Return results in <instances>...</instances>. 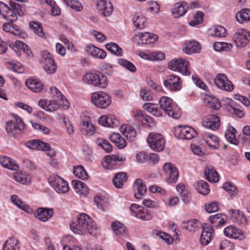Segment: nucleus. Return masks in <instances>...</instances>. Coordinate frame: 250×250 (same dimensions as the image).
<instances>
[{
  "mask_svg": "<svg viewBox=\"0 0 250 250\" xmlns=\"http://www.w3.org/2000/svg\"><path fill=\"white\" fill-rule=\"evenodd\" d=\"M77 222L78 225L73 222L70 225V229L74 233L79 235H83V231L91 235L96 233V224L88 215L84 213L80 214L77 217Z\"/></svg>",
  "mask_w": 250,
  "mask_h": 250,
  "instance_id": "nucleus-1",
  "label": "nucleus"
},
{
  "mask_svg": "<svg viewBox=\"0 0 250 250\" xmlns=\"http://www.w3.org/2000/svg\"><path fill=\"white\" fill-rule=\"evenodd\" d=\"M159 104L161 108L169 117L175 119L180 117V110L171 98L167 97H162L159 100Z\"/></svg>",
  "mask_w": 250,
  "mask_h": 250,
  "instance_id": "nucleus-2",
  "label": "nucleus"
},
{
  "mask_svg": "<svg viewBox=\"0 0 250 250\" xmlns=\"http://www.w3.org/2000/svg\"><path fill=\"white\" fill-rule=\"evenodd\" d=\"M83 79L85 83L102 88H105L108 84L106 77L102 73H87Z\"/></svg>",
  "mask_w": 250,
  "mask_h": 250,
  "instance_id": "nucleus-3",
  "label": "nucleus"
},
{
  "mask_svg": "<svg viewBox=\"0 0 250 250\" xmlns=\"http://www.w3.org/2000/svg\"><path fill=\"white\" fill-rule=\"evenodd\" d=\"M39 105L44 110L52 112L57 110L60 106L64 109H67L69 106V103L67 100H63L61 102V101L54 99L51 101L41 100L39 102Z\"/></svg>",
  "mask_w": 250,
  "mask_h": 250,
  "instance_id": "nucleus-4",
  "label": "nucleus"
},
{
  "mask_svg": "<svg viewBox=\"0 0 250 250\" xmlns=\"http://www.w3.org/2000/svg\"><path fill=\"white\" fill-rule=\"evenodd\" d=\"M48 182L51 186L59 193H64L69 190L67 182L57 175H51L48 178Z\"/></svg>",
  "mask_w": 250,
  "mask_h": 250,
  "instance_id": "nucleus-5",
  "label": "nucleus"
},
{
  "mask_svg": "<svg viewBox=\"0 0 250 250\" xmlns=\"http://www.w3.org/2000/svg\"><path fill=\"white\" fill-rule=\"evenodd\" d=\"M189 63L182 59H177L170 61L168 64L169 69L177 71L183 75L189 76L190 72L188 70Z\"/></svg>",
  "mask_w": 250,
  "mask_h": 250,
  "instance_id": "nucleus-6",
  "label": "nucleus"
},
{
  "mask_svg": "<svg viewBox=\"0 0 250 250\" xmlns=\"http://www.w3.org/2000/svg\"><path fill=\"white\" fill-rule=\"evenodd\" d=\"M91 100L94 105L101 108H106L111 102L110 97L103 92H97L93 93Z\"/></svg>",
  "mask_w": 250,
  "mask_h": 250,
  "instance_id": "nucleus-7",
  "label": "nucleus"
},
{
  "mask_svg": "<svg viewBox=\"0 0 250 250\" xmlns=\"http://www.w3.org/2000/svg\"><path fill=\"white\" fill-rule=\"evenodd\" d=\"M147 141L150 147L154 150L159 151L164 148L165 141L160 134L149 133Z\"/></svg>",
  "mask_w": 250,
  "mask_h": 250,
  "instance_id": "nucleus-8",
  "label": "nucleus"
},
{
  "mask_svg": "<svg viewBox=\"0 0 250 250\" xmlns=\"http://www.w3.org/2000/svg\"><path fill=\"white\" fill-rule=\"evenodd\" d=\"M233 40L238 47H242L247 44L250 40V32L244 29H240L234 34Z\"/></svg>",
  "mask_w": 250,
  "mask_h": 250,
  "instance_id": "nucleus-9",
  "label": "nucleus"
},
{
  "mask_svg": "<svg viewBox=\"0 0 250 250\" xmlns=\"http://www.w3.org/2000/svg\"><path fill=\"white\" fill-rule=\"evenodd\" d=\"M13 117L15 120L16 123L14 121H10L7 123L6 127L8 133L12 135H15L18 132L23 130L24 128V123L22 122L20 117L15 114H13Z\"/></svg>",
  "mask_w": 250,
  "mask_h": 250,
  "instance_id": "nucleus-10",
  "label": "nucleus"
},
{
  "mask_svg": "<svg viewBox=\"0 0 250 250\" xmlns=\"http://www.w3.org/2000/svg\"><path fill=\"white\" fill-rule=\"evenodd\" d=\"M130 210L133 212V215L137 218L144 221L150 220L152 216L147 209L142 206H139L136 204H132L130 206Z\"/></svg>",
  "mask_w": 250,
  "mask_h": 250,
  "instance_id": "nucleus-11",
  "label": "nucleus"
},
{
  "mask_svg": "<svg viewBox=\"0 0 250 250\" xmlns=\"http://www.w3.org/2000/svg\"><path fill=\"white\" fill-rule=\"evenodd\" d=\"M163 170L168 177L166 181L168 183H176L178 177V171L177 167L170 163H166L163 166Z\"/></svg>",
  "mask_w": 250,
  "mask_h": 250,
  "instance_id": "nucleus-12",
  "label": "nucleus"
},
{
  "mask_svg": "<svg viewBox=\"0 0 250 250\" xmlns=\"http://www.w3.org/2000/svg\"><path fill=\"white\" fill-rule=\"evenodd\" d=\"M43 68L48 74H53L56 70L57 65L52 58V55L46 51L42 53Z\"/></svg>",
  "mask_w": 250,
  "mask_h": 250,
  "instance_id": "nucleus-13",
  "label": "nucleus"
},
{
  "mask_svg": "<svg viewBox=\"0 0 250 250\" xmlns=\"http://www.w3.org/2000/svg\"><path fill=\"white\" fill-rule=\"evenodd\" d=\"M125 157H120L116 155H110L105 156L102 162L103 167L105 169L114 168L118 166L120 162L125 161Z\"/></svg>",
  "mask_w": 250,
  "mask_h": 250,
  "instance_id": "nucleus-14",
  "label": "nucleus"
},
{
  "mask_svg": "<svg viewBox=\"0 0 250 250\" xmlns=\"http://www.w3.org/2000/svg\"><path fill=\"white\" fill-rule=\"evenodd\" d=\"M175 134L180 139L190 140L196 136L197 132L190 126H178L175 129Z\"/></svg>",
  "mask_w": 250,
  "mask_h": 250,
  "instance_id": "nucleus-15",
  "label": "nucleus"
},
{
  "mask_svg": "<svg viewBox=\"0 0 250 250\" xmlns=\"http://www.w3.org/2000/svg\"><path fill=\"white\" fill-rule=\"evenodd\" d=\"M215 85L222 90L231 91L233 89V85L229 81L224 74H219L214 80Z\"/></svg>",
  "mask_w": 250,
  "mask_h": 250,
  "instance_id": "nucleus-16",
  "label": "nucleus"
},
{
  "mask_svg": "<svg viewBox=\"0 0 250 250\" xmlns=\"http://www.w3.org/2000/svg\"><path fill=\"white\" fill-rule=\"evenodd\" d=\"M202 125L206 128L216 130L220 126V119L215 115H209L203 119Z\"/></svg>",
  "mask_w": 250,
  "mask_h": 250,
  "instance_id": "nucleus-17",
  "label": "nucleus"
},
{
  "mask_svg": "<svg viewBox=\"0 0 250 250\" xmlns=\"http://www.w3.org/2000/svg\"><path fill=\"white\" fill-rule=\"evenodd\" d=\"M180 78L175 75H171L167 76L164 80L165 86L169 90L175 91L181 88Z\"/></svg>",
  "mask_w": 250,
  "mask_h": 250,
  "instance_id": "nucleus-18",
  "label": "nucleus"
},
{
  "mask_svg": "<svg viewBox=\"0 0 250 250\" xmlns=\"http://www.w3.org/2000/svg\"><path fill=\"white\" fill-rule=\"evenodd\" d=\"M224 232L226 236L233 239L241 240L245 238V235L243 231L232 226L226 227L224 229Z\"/></svg>",
  "mask_w": 250,
  "mask_h": 250,
  "instance_id": "nucleus-19",
  "label": "nucleus"
},
{
  "mask_svg": "<svg viewBox=\"0 0 250 250\" xmlns=\"http://www.w3.org/2000/svg\"><path fill=\"white\" fill-rule=\"evenodd\" d=\"M53 214V210L52 208H39L35 213V217L43 222L50 219Z\"/></svg>",
  "mask_w": 250,
  "mask_h": 250,
  "instance_id": "nucleus-20",
  "label": "nucleus"
},
{
  "mask_svg": "<svg viewBox=\"0 0 250 250\" xmlns=\"http://www.w3.org/2000/svg\"><path fill=\"white\" fill-rule=\"evenodd\" d=\"M97 6L98 8L102 11L101 14L105 17L110 15L113 11L111 3L109 2L107 3L106 0H98Z\"/></svg>",
  "mask_w": 250,
  "mask_h": 250,
  "instance_id": "nucleus-21",
  "label": "nucleus"
},
{
  "mask_svg": "<svg viewBox=\"0 0 250 250\" xmlns=\"http://www.w3.org/2000/svg\"><path fill=\"white\" fill-rule=\"evenodd\" d=\"M202 233L200 238V242L202 245H208L212 239V228L207 227V224L202 225Z\"/></svg>",
  "mask_w": 250,
  "mask_h": 250,
  "instance_id": "nucleus-22",
  "label": "nucleus"
},
{
  "mask_svg": "<svg viewBox=\"0 0 250 250\" xmlns=\"http://www.w3.org/2000/svg\"><path fill=\"white\" fill-rule=\"evenodd\" d=\"M226 109L231 114L236 115L239 118H242L244 116V113L242 110L235 107L236 102L232 99L227 98L226 100Z\"/></svg>",
  "mask_w": 250,
  "mask_h": 250,
  "instance_id": "nucleus-23",
  "label": "nucleus"
},
{
  "mask_svg": "<svg viewBox=\"0 0 250 250\" xmlns=\"http://www.w3.org/2000/svg\"><path fill=\"white\" fill-rule=\"evenodd\" d=\"M85 51L94 58L104 59L106 56V53L104 50L94 45L87 46Z\"/></svg>",
  "mask_w": 250,
  "mask_h": 250,
  "instance_id": "nucleus-24",
  "label": "nucleus"
},
{
  "mask_svg": "<svg viewBox=\"0 0 250 250\" xmlns=\"http://www.w3.org/2000/svg\"><path fill=\"white\" fill-rule=\"evenodd\" d=\"M201 49L200 44L195 41H190L185 43L183 51L187 54L198 52Z\"/></svg>",
  "mask_w": 250,
  "mask_h": 250,
  "instance_id": "nucleus-25",
  "label": "nucleus"
},
{
  "mask_svg": "<svg viewBox=\"0 0 250 250\" xmlns=\"http://www.w3.org/2000/svg\"><path fill=\"white\" fill-rule=\"evenodd\" d=\"M127 179V176L126 173L120 172L116 174L112 180L113 184L114 186L118 188H121L123 187L124 183Z\"/></svg>",
  "mask_w": 250,
  "mask_h": 250,
  "instance_id": "nucleus-26",
  "label": "nucleus"
},
{
  "mask_svg": "<svg viewBox=\"0 0 250 250\" xmlns=\"http://www.w3.org/2000/svg\"><path fill=\"white\" fill-rule=\"evenodd\" d=\"M27 87L34 92H39L42 89V84L41 82L37 80L29 79L25 82Z\"/></svg>",
  "mask_w": 250,
  "mask_h": 250,
  "instance_id": "nucleus-27",
  "label": "nucleus"
},
{
  "mask_svg": "<svg viewBox=\"0 0 250 250\" xmlns=\"http://www.w3.org/2000/svg\"><path fill=\"white\" fill-rule=\"evenodd\" d=\"M134 188H136L138 190L137 193L134 194V196L137 199H140L142 196H143L146 192V188L143 184V181L141 179H137L134 183Z\"/></svg>",
  "mask_w": 250,
  "mask_h": 250,
  "instance_id": "nucleus-28",
  "label": "nucleus"
},
{
  "mask_svg": "<svg viewBox=\"0 0 250 250\" xmlns=\"http://www.w3.org/2000/svg\"><path fill=\"white\" fill-rule=\"evenodd\" d=\"M0 164L3 167L13 170H17L19 167L14 161L7 156L0 157Z\"/></svg>",
  "mask_w": 250,
  "mask_h": 250,
  "instance_id": "nucleus-29",
  "label": "nucleus"
},
{
  "mask_svg": "<svg viewBox=\"0 0 250 250\" xmlns=\"http://www.w3.org/2000/svg\"><path fill=\"white\" fill-rule=\"evenodd\" d=\"M123 134L130 140H134L136 136L135 130L131 126L127 125H123L121 126Z\"/></svg>",
  "mask_w": 250,
  "mask_h": 250,
  "instance_id": "nucleus-30",
  "label": "nucleus"
},
{
  "mask_svg": "<svg viewBox=\"0 0 250 250\" xmlns=\"http://www.w3.org/2000/svg\"><path fill=\"white\" fill-rule=\"evenodd\" d=\"M236 19L240 23L250 21V9L247 8L241 9L236 14Z\"/></svg>",
  "mask_w": 250,
  "mask_h": 250,
  "instance_id": "nucleus-31",
  "label": "nucleus"
},
{
  "mask_svg": "<svg viewBox=\"0 0 250 250\" xmlns=\"http://www.w3.org/2000/svg\"><path fill=\"white\" fill-rule=\"evenodd\" d=\"M203 138L206 144L209 147L214 149L219 148V140L217 136L213 135L205 134Z\"/></svg>",
  "mask_w": 250,
  "mask_h": 250,
  "instance_id": "nucleus-32",
  "label": "nucleus"
},
{
  "mask_svg": "<svg viewBox=\"0 0 250 250\" xmlns=\"http://www.w3.org/2000/svg\"><path fill=\"white\" fill-rule=\"evenodd\" d=\"M142 42V44H149L152 42L156 41L158 36L156 35L151 34L149 32H145L142 33L141 35H137Z\"/></svg>",
  "mask_w": 250,
  "mask_h": 250,
  "instance_id": "nucleus-33",
  "label": "nucleus"
},
{
  "mask_svg": "<svg viewBox=\"0 0 250 250\" xmlns=\"http://www.w3.org/2000/svg\"><path fill=\"white\" fill-rule=\"evenodd\" d=\"M184 1L178 2L175 4V7L171 10L174 18H178L184 15L187 12L186 9L183 5Z\"/></svg>",
  "mask_w": 250,
  "mask_h": 250,
  "instance_id": "nucleus-34",
  "label": "nucleus"
},
{
  "mask_svg": "<svg viewBox=\"0 0 250 250\" xmlns=\"http://www.w3.org/2000/svg\"><path fill=\"white\" fill-rule=\"evenodd\" d=\"M236 130L232 126H230L225 132L227 140L231 144L237 145L238 141L236 138Z\"/></svg>",
  "mask_w": 250,
  "mask_h": 250,
  "instance_id": "nucleus-35",
  "label": "nucleus"
},
{
  "mask_svg": "<svg viewBox=\"0 0 250 250\" xmlns=\"http://www.w3.org/2000/svg\"><path fill=\"white\" fill-rule=\"evenodd\" d=\"M105 46L107 50L117 56L120 57L123 55L122 49L114 42L108 43L105 45Z\"/></svg>",
  "mask_w": 250,
  "mask_h": 250,
  "instance_id": "nucleus-36",
  "label": "nucleus"
},
{
  "mask_svg": "<svg viewBox=\"0 0 250 250\" xmlns=\"http://www.w3.org/2000/svg\"><path fill=\"white\" fill-rule=\"evenodd\" d=\"M200 223L196 220H190L188 221L184 222L182 227L185 229L190 232L195 231L199 227Z\"/></svg>",
  "mask_w": 250,
  "mask_h": 250,
  "instance_id": "nucleus-37",
  "label": "nucleus"
},
{
  "mask_svg": "<svg viewBox=\"0 0 250 250\" xmlns=\"http://www.w3.org/2000/svg\"><path fill=\"white\" fill-rule=\"evenodd\" d=\"M205 175L207 180L210 182L216 183L219 181V175L215 170L208 168L205 172Z\"/></svg>",
  "mask_w": 250,
  "mask_h": 250,
  "instance_id": "nucleus-38",
  "label": "nucleus"
},
{
  "mask_svg": "<svg viewBox=\"0 0 250 250\" xmlns=\"http://www.w3.org/2000/svg\"><path fill=\"white\" fill-rule=\"evenodd\" d=\"M112 230L117 235H122L125 231V227L123 224L119 221H114L111 223Z\"/></svg>",
  "mask_w": 250,
  "mask_h": 250,
  "instance_id": "nucleus-39",
  "label": "nucleus"
},
{
  "mask_svg": "<svg viewBox=\"0 0 250 250\" xmlns=\"http://www.w3.org/2000/svg\"><path fill=\"white\" fill-rule=\"evenodd\" d=\"M3 250H19L18 240L15 238H9L5 242Z\"/></svg>",
  "mask_w": 250,
  "mask_h": 250,
  "instance_id": "nucleus-40",
  "label": "nucleus"
},
{
  "mask_svg": "<svg viewBox=\"0 0 250 250\" xmlns=\"http://www.w3.org/2000/svg\"><path fill=\"white\" fill-rule=\"evenodd\" d=\"M13 177L17 182L22 184H28L30 182L28 175L21 172H15Z\"/></svg>",
  "mask_w": 250,
  "mask_h": 250,
  "instance_id": "nucleus-41",
  "label": "nucleus"
},
{
  "mask_svg": "<svg viewBox=\"0 0 250 250\" xmlns=\"http://www.w3.org/2000/svg\"><path fill=\"white\" fill-rule=\"evenodd\" d=\"M11 200L13 204L19 208L27 212H29L30 211V208L29 207L28 205L24 204L17 195H12L11 197Z\"/></svg>",
  "mask_w": 250,
  "mask_h": 250,
  "instance_id": "nucleus-42",
  "label": "nucleus"
},
{
  "mask_svg": "<svg viewBox=\"0 0 250 250\" xmlns=\"http://www.w3.org/2000/svg\"><path fill=\"white\" fill-rule=\"evenodd\" d=\"M196 188L198 192L203 195L208 194L210 191L208 184L203 180L197 183Z\"/></svg>",
  "mask_w": 250,
  "mask_h": 250,
  "instance_id": "nucleus-43",
  "label": "nucleus"
},
{
  "mask_svg": "<svg viewBox=\"0 0 250 250\" xmlns=\"http://www.w3.org/2000/svg\"><path fill=\"white\" fill-rule=\"evenodd\" d=\"M133 21L136 27L141 29L145 27L146 19L141 14H136L134 16Z\"/></svg>",
  "mask_w": 250,
  "mask_h": 250,
  "instance_id": "nucleus-44",
  "label": "nucleus"
},
{
  "mask_svg": "<svg viewBox=\"0 0 250 250\" xmlns=\"http://www.w3.org/2000/svg\"><path fill=\"white\" fill-rule=\"evenodd\" d=\"M72 184L76 192H80L81 194H84L87 192V188L84 186V184L81 181L78 180H73Z\"/></svg>",
  "mask_w": 250,
  "mask_h": 250,
  "instance_id": "nucleus-45",
  "label": "nucleus"
},
{
  "mask_svg": "<svg viewBox=\"0 0 250 250\" xmlns=\"http://www.w3.org/2000/svg\"><path fill=\"white\" fill-rule=\"evenodd\" d=\"M206 105L211 109L217 110L221 107V104L219 100L215 98H209L206 100Z\"/></svg>",
  "mask_w": 250,
  "mask_h": 250,
  "instance_id": "nucleus-46",
  "label": "nucleus"
},
{
  "mask_svg": "<svg viewBox=\"0 0 250 250\" xmlns=\"http://www.w3.org/2000/svg\"><path fill=\"white\" fill-rule=\"evenodd\" d=\"M38 150L47 151V155L50 157H54L56 155L55 151L51 148L50 146L47 144L40 141Z\"/></svg>",
  "mask_w": 250,
  "mask_h": 250,
  "instance_id": "nucleus-47",
  "label": "nucleus"
},
{
  "mask_svg": "<svg viewBox=\"0 0 250 250\" xmlns=\"http://www.w3.org/2000/svg\"><path fill=\"white\" fill-rule=\"evenodd\" d=\"M73 172L76 176L83 180L86 179L88 177V174L82 166L74 167Z\"/></svg>",
  "mask_w": 250,
  "mask_h": 250,
  "instance_id": "nucleus-48",
  "label": "nucleus"
},
{
  "mask_svg": "<svg viewBox=\"0 0 250 250\" xmlns=\"http://www.w3.org/2000/svg\"><path fill=\"white\" fill-rule=\"evenodd\" d=\"M30 28L39 37L43 38L45 34L43 31L42 25L37 21H33L30 23Z\"/></svg>",
  "mask_w": 250,
  "mask_h": 250,
  "instance_id": "nucleus-49",
  "label": "nucleus"
},
{
  "mask_svg": "<svg viewBox=\"0 0 250 250\" xmlns=\"http://www.w3.org/2000/svg\"><path fill=\"white\" fill-rule=\"evenodd\" d=\"M9 5L11 8L14 9L15 13H17L20 16H22L24 15L25 9L21 4H20L15 1L10 0L9 1Z\"/></svg>",
  "mask_w": 250,
  "mask_h": 250,
  "instance_id": "nucleus-50",
  "label": "nucleus"
},
{
  "mask_svg": "<svg viewBox=\"0 0 250 250\" xmlns=\"http://www.w3.org/2000/svg\"><path fill=\"white\" fill-rule=\"evenodd\" d=\"M63 2L72 9L76 11H80L83 9L82 4L77 0H62Z\"/></svg>",
  "mask_w": 250,
  "mask_h": 250,
  "instance_id": "nucleus-51",
  "label": "nucleus"
},
{
  "mask_svg": "<svg viewBox=\"0 0 250 250\" xmlns=\"http://www.w3.org/2000/svg\"><path fill=\"white\" fill-rule=\"evenodd\" d=\"M14 47H15V51L17 53L19 51V49H20L26 52L29 56L32 55L31 51L29 49L28 45L22 42L16 41Z\"/></svg>",
  "mask_w": 250,
  "mask_h": 250,
  "instance_id": "nucleus-52",
  "label": "nucleus"
},
{
  "mask_svg": "<svg viewBox=\"0 0 250 250\" xmlns=\"http://www.w3.org/2000/svg\"><path fill=\"white\" fill-rule=\"evenodd\" d=\"M118 63L131 72H134L136 70L135 65L130 62L123 59L118 60Z\"/></svg>",
  "mask_w": 250,
  "mask_h": 250,
  "instance_id": "nucleus-53",
  "label": "nucleus"
},
{
  "mask_svg": "<svg viewBox=\"0 0 250 250\" xmlns=\"http://www.w3.org/2000/svg\"><path fill=\"white\" fill-rule=\"evenodd\" d=\"M204 14L201 11H198L194 16V19L189 22V25L194 26L202 23L203 21Z\"/></svg>",
  "mask_w": 250,
  "mask_h": 250,
  "instance_id": "nucleus-54",
  "label": "nucleus"
},
{
  "mask_svg": "<svg viewBox=\"0 0 250 250\" xmlns=\"http://www.w3.org/2000/svg\"><path fill=\"white\" fill-rule=\"evenodd\" d=\"M50 90L53 99L61 101V102L63 100H66L62 93L56 87H52L50 88Z\"/></svg>",
  "mask_w": 250,
  "mask_h": 250,
  "instance_id": "nucleus-55",
  "label": "nucleus"
},
{
  "mask_svg": "<svg viewBox=\"0 0 250 250\" xmlns=\"http://www.w3.org/2000/svg\"><path fill=\"white\" fill-rule=\"evenodd\" d=\"M221 216L222 215L220 214L211 215L209 219L212 224L217 223L218 225H224L226 223V219L224 218H221Z\"/></svg>",
  "mask_w": 250,
  "mask_h": 250,
  "instance_id": "nucleus-56",
  "label": "nucleus"
},
{
  "mask_svg": "<svg viewBox=\"0 0 250 250\" xmlns=\"http://www.w3.org/2000/svg\"><path fill=\"white\" fill-rule=\"evenodd\" d=\"M223 188L227 191L230 196H233L237 193V188L229 182H226L223 185Z\"/></svg>",
  "mask_w": 250,
  "mask_h": 250,
  "instance_id": "nucleus-57",
  "label": "nucleus"
},
{
  "mask_svg": "<svg viewBox=\"0 0 250 250\" xmlns=\"http://www.w3.org/2000/svg\"><path fill=\"white\" fill-rule=\"evenodd\" d=\"M7 63L11 66V69H13L15 72L18 73H22L24 72V67L20 62L9 61L7 62Z\"/></svg>",
  "mask_w": 250,
  "mask_h": 250,
  "instance_id": "nucleus-58",
  "label": "nucleus"
},
{
  "mask_svg": "<svg viewBox=\"0 0 250 250\" xmlns=\"http://www.w3.org/2000/svg\"><path fill=\"white\" fill-rule=\"evenodd\" d=\"M3 17L11 22L15 21L17 20L16 14L12 8H10L7 13H3Z\"/></svg>",
  "mask_w": 250,
  "mask_h": 250,
  "instance_id": "nucleus-59",
  "label": "nucleus"
},
{
  "mask_svg": "<svg viewBox=\"0 0 250 250\" xmlns=\"http://www.w3.org/2000/svg\"><path fill=\"white\" fill-rule=\"evenodd\" d=\"M97 144L107 153L110 152L112 149L110 144L105 140H99Z\"/></svg>",
  "mask_w": 250,
  "mask_h": 250,
  "instance_id": "nucleus-60",
  "label": "nucleus"
},
{
  "mask_svg": "<svg viewBox=\"0 0 250 250\" xmlns=\"http://www.w3.org/2000/svg\"><path fill=\"white\" fill-rule=\"evenodd\" d=\"M141 98L145 101H151L153 99V96L150 91L147 89H142L140 93Z\"/></svg>",
  "mask_w": 250,
  "mask_h": 250,
  "instance_id": "nucleus-61",
  "label": "nucleus"
},
{
  "mask_svg": "<svg viewBox=\"0 0 250 250\" xmlns=\"http://www.w3.org/2000/svg\"><path fill=\"white\" fill-rule=\"evenodd\" d=\"M213 34L217 37H224L226 36V31L224 27L222 26H217L214 29Z\"/></svg>",
  "mask_w": 250,
  "mask_h": 250,
  "instance_id": "nucleus-62",
  "label": "nucleus"
},
{
  "mask_svg": "<svg viewBox=\"0 0 250 250\" xmlns=\"http://www.w3.org/2000/svg\"><path fill=\"white\" fill-rule=\"evenodd\" d=\"M230 212L231 217L236 222H238L243 217V213L239 210L232 209L230 210Z\"/></svg>",
  "mask_w": 250,
  "mask_h": 250,
  "instance_id": "nucleus-63",
  "label": "nucleus"
},
{
  "mask_svg": "<svg viewBox=\"0 0 250 250\" xmlns=\"http://www.w3.org/2000/svg\"><path fill=\"white\" fill-rule=\"evenodd\" d=\"M205 209L208 213L217 211L219 210L218 204L217 202H212L208 205H206Z\"/></svg>",
  "mask_w": 250,
  "mask_h": 250,
  "instance_id": "nucleus-64",
  "label": "nucleus"
}]
</instances>
